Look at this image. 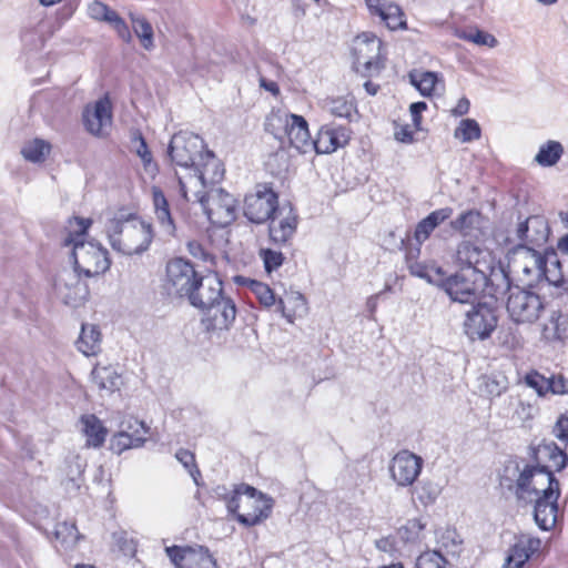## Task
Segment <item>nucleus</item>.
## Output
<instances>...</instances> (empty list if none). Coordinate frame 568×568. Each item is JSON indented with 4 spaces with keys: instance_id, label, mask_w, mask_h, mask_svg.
Segmentation results:
<instances>
[{
    "instance_id": "1",
    "label": "nucleus",
    "mask_w": 568,
    "mask_h": 568,
    "mask_svg": "<svg viewBox=\"0 0 568 568\" xmlns=\"http://www.w3.org/2000/svg\"><path fill=\"white\" fill-rule=\"evenodd\" d=\"M166 286L180 296L187 298L195 308L207 306L224 296L223 282L215 270L206 268L204 274L183 258L174 257L166 263Z\"/></svg>"
},
{
    "instance_id": "2",
    "label": "nucleus",
    "mask_w": 568,
    "mask_h": 568,
    "mask_svg": "<svg viewBox=\"0 0 568 568\" xmlns=\"http://www.w3.org/2000/svg\"><path fill=\"white\" fill-rule=\"evenodd\" d=\"M91 219L73 216L61 231L60 244L71 248L74 268L87 277L106 272L111 265L108 251L94 241H87Z\"/></svg>"
},
{
    "instance_id": "3",
    "label": "nucleus",
    "mask_w": 568,
    "mask_h": 568,
    "mask_svg": "<svg viewBox=\"0 0 568 568\" xmlns=\"http://www.w3.org/2000/svg\"><path fill=\"white\" fill-rule=\"evenodd\" d=\"M152 225L130 215L128 219L110 221L108 237L112 248L125 255L146 251L153 240Z\"/></svg>"
},
{
    "instance_id": "4",
    "label": "nucleus",
    "mask_w": 568,
    "mask_h": 568,
    "mask_svg": "<svg viewBox=\"0 0 568 568\" xmlns=\"http://www.w3.org/2000/svg\"><path fill=\"white\" fill-rule=\"evenodd\" d=\"M230 513L240 523L254 526L266 518L272 509V499L247 484H239L231 494L224 496Z\"/></svg>"
},
{
    "instance_id": "5",
    "label": "nucleus",
    "mask_w": 568,
    "mask_h": 568,
    "mask_svg": "<svg viewBox=\"0 0 568 568\" xmlns=\"http://www.w3.org/2000/svg\"><path fill=\"white\" fill-rule=\"evenodd\" d=\"M351 54L355 71L363 78L378 77L386 68L387 50L383 40L374 32L364 31L354 37Z\"/></svg>"
},
{
    "instance_id": "6",
    "label": "nucleus",
    "mask_w": 568,
    "mask_h": 568,
    "mask_svg": "<svg viewBox=\"0 0 568 568\" xmlns=\"http://www.w3.org/2000/svg\"><path fill=\"white\" fill-rule=\"evenodd\" d=\"M515 494L518 498L560 495V485L552 471L537 465H527L516 479Z\"/></svg>"
},
{
    "instance_id": "7",
    "label": "nucleus",
    "mask_w": 568,
    "mask_h": 568,
    "mask_svg": "<svg viewBox=\"0 0 568 568\" xmlns=\"http://www.w3.org/2000/svg\"><path fill=\"white\" fill-rule=\"evenodd\" d=\"M544 308L538 294L519 286L509 287L506 310L515 323L531 324L539 318Z\"/></svg>"
},
{
    "instance_id": "8",
    "label": "nucleus",
    "mask_w": 568,
    "mask_h": 568,
    "mask_svg": "<svg viewBox=\"0 0 568 568\" xmlns=\"http://www.w3.org/2000/svg\"><path fill=\"white\" fill-rule=\"evenodd\" d=\"M487 276L476 273L474 270H459L454 275L446 277L445 272L443 275H436L433 282H437L452 300L468 303L477 293L480 284L486 281Z\"/></svg>"
},
{
    "instance_id": "9",
    "label": "nucleus",
    "mask_w": 568,
    "mask_h": 568,
    "mask_svg": "<svg viewBox=\"0 0 568 568\" xmlns=\"http://www.w3.org/2000/svg\"><path fill=\"white\" fill-rule=\"evenodd\" d=\"M204 140L192 132L175 133L169 144L171 161L186 169L193 168L205 151Z\"/></svg>"
},
{
    "instance_id": "10",
    "label": "nucleus",
    "mask_w": 568,
    "mask_h": 568,
    "mask_svg": "<svg viewBox=\"0 0 568 568\" xmlns=\"http://www.w3.org/2000/svg\"><path fill=\"white\" fill-rule=\"evenodd\" d=\"M82 123L85 131L95 138L109 135L113 124V104L108 93L85 104L82 111Z\"/></svg>"
},
{
    "instance_id": "11",
    "label": "nucleus",
    "mask_w": 568,
    "mask_h": 568,
    "mask_svg": "<svg viewBox=\"0 0 568 568\" xmlns=\"http://www.w3.org/2000/svg\"><path fill=\"white\" fill-rule=\"evenodd\" d=\"M280 207L278 194L267 184L258 185L244 199V215L256 224L267 222Z\"/></svg>"
},
{
    "instance_id": "12",
    "label": "nucleus",
    "mask_w": 568,
    "mask_h": 568,
    "mask_svg": "<svg viewBox=\"0 0 568 568\" xmlns=\"http://www.w3.org/2000/svg\"><path fill=\"white\" fill-rule=\"evenodd\" d=\"M267 222L270 242L277 247L291 246L298 226V214L293 205H281Z\"/></svg>"
},
{
    "instance_id": "13",
    "label": "nucleus",
    "mask_w": 568,
    "mask_h": 568,
    "mask_svg": "<svg viewBox=\"0 0 568 568\" xmlns=\"http://www.w3.org/2000/svg\"><path fill=\"white\" fill-rule=\"evenodd\" d=\"M197 310L201 312V324L207 333L227 331L236 318L235 303L225 295Z\"/></svg>"
},
{
    "instance_id": "14",
    "label": "nucleus",
    "mask_w": 568,
    "mask_h": 568,
    "mask_svg": "<svg viewBox=\"0 0 568 568\" xmlns=\"http://www.w3.org/2000/svg\"><path fill=\"white\" fill-rule=\"evenodd\" d=\"M201 204L209 221L215 226L225 227L236 219L237 201L223 189L211 192Z\"/></svg>"
},
{
    "instance_id": "15",
    "label": "nucleus",
    "mask_w": 568,
    "mask_h": 568,
    "mask_svg": "<svg viewBox=\"0 0 568 568\" xmlns=\"http://www.w3.org/2000/svg\"><path fill=\"white\" fill-rule=\"evenodd\" d=\"M164 551L174 568H217L216 560L204 546L172 545Z\"/></svg>"
},
{
    "instance_id": "16",
    "label": "nucleus",
    "mask_w": 568,
    "mask_h": 568,
    "mask_svg": "<svg viewBox=\"0 0 568 568\" xmlns=\"http://www.w3.org/2000/svg\"><path fill=\"white\" fill-rule=\"evenodd\" d=\"M455 262L462 270H474L481 275H488L495 268V256L486 247L471 241H463L455 253Z\"/></svg>"
},
{
    "instance_id": "17",
    "label": "nucleus",
    "mask_w": 568,
    "mask_h": 568,
    "mask_svg": "<svg viewBox=\"0 0 568 568\" xmlns=\"http://www.w3.org/2000/svg\"><path fill=\"white\" fill-rule=\"evenodd\" d=\"M276 121L284 125L285 135L290 145L295 148L301 153H306L313 150V141L308 130V123L302 115L287 113L284 115H273L268 120V125L273 126Z\"/></svg>"
},
{
    "instance_id": "18",
    "label": "nucleus",
    "mask_w": 568,
    "mask_h": 568,
    "mask_svg": "<svg viewBox=\"0 0 568 568\" xmlns=\"http://www.w3.org/2000/svg\"><path fill=\"white\" fill-rule=\"evenodd\" d=\"M497 323L498 317L491 307L486 304H477L467 312L464 329L471 341H484L490 337Z\"/></svg>"
},
{
    "instance_id": "19",
    "label": "nucleus",
    "mask_w": 568,
    "mask_h": 568,
    "mask_svg": "<svg viewBox=\"0 0 568 568\" xmlns=\"http://www.w3.org/2000/svg\"><path fill=\"white\" fill-rule=\"evenodd\" d=\"M423 468L422 457L414 453L403 449L399 450L390 460V476L398 486H412L419 476Z\"/></svg>"
},
{
    "instance_id": "20",
    "label": "nucleus",
    "mask_w": 568,
    "mask_h": 568,
    "mask_svg": "<svg viewBox=\"0 0 568 568\" xmlns=\"http://www.w3.org/2000/svg\"><path fill=\"white\" fill-rule=\"evenodd\" d=\"M541 546L542 542L538 537L529 534L516 536L514 544L508 549L503 568H523L527 561L539 557Z\"/></svg>"
},
{
    "instance_id": "21",
    "label": "nucleus",
    "mask_w": 568,
    "mask_h": 568,
    "mask_svg": "<svg viewBox=\"0 0 568 568\" xmlns=\"http://www.w3.org/2000/svg\"><path fill=\"white\" fill-rule=\"evenodd\" d=\"M351 138L352 130L348 126L325 124L321 126L313 141V150L318 154H331L337 149L346 146Z\"/></svg>"
},
{
    "instance_id": "22",
    "label": "nucleus",
    "mask_w": 568,
    "mask_h": 568,
    "mask_svg": "<svg viewBox=\"0 0 568 568\" xmlns=\"http://www.w3.org/2000/svg\"><path fill=\"white\" fill-rule=\"evenodd\" d=\"M372 17L379 18L389 30L406 29V17L402 8L390 0H365Z\"/></svg>"
},
{
    "instance_id": "23",
    "label": "nucleus",
    "mask_w": 568,
    "mask_h": 568,
    "mask_svg": "<svg viewBox=\"0 0 568 568\" xmlns=\"http://www.w3.org/2000/svg\"><path fill=\"white\" fill-rule=\"evenodd\" d=\"M518 239L531 251L541 248L548 241L549 227L547 222L539 216H530L520 223L517 230Z\"/></svg>"
},
{
    "instance_id": "24",
    "label": "nucleus",
    "mask_w": 568,
    "mask_h": 568,
    "mask_svg": "<svg viewBox=\"0 0 568 568\" xmlns=\"http://www.w3.org/2000/svg\"><path fill=\"white\" fill-rule=\"evenodd\" d=\"M535 465L550 471H561L568 464V455L556 443H541L535 449Z\"/></svg>"
},
{
    "instance_id": "25",
    "label": "nucleus",
    "mask_w": 568,
    "mask_h": 568,
    "mask_svg": "<svg viewBox=\"0 0 568 568\" xmlns=\"http://www.w3.org/2000/svg\"><path fill=\"white\" fill-rule=\"evenodd\" d=\"M560 495L554 494L552 496L540 495L536 498L534 517L538 527L542 530H551L555 528L558 517V498Z\"/></svg>"
},
{
    "instance_id": "26",
    "label": "nucleus",
    "mask_w": 568,
    "mask_h": 568,
    "mask_svg": "<svg viewBox=\"0 0 568 568\" xmlns=\"http://www.w3.org/2000/svg\"><path fill=\"white\" fill-rule=\"evenodd\" d=\"M403 245L405 251V263L410 274L420 278H426L429 282H433L436 275H443L442 267L435 264H425L419 261L422 244L417 243L413 245L409 242L406 243L403 241Z\"/></svg>"
},
{
    "instance_id": "27",
    "label": "nucleus",
    "mask_w": 568,
    "mask_h": 568,
    "mask_svg": "<svg viewBox=\"0 0 568 568\" xmlns=\"http://www.w3.org/2000/svg\"><path fill=\"white\" fill-rule=\"evenodd\" d=\"M176 180L180 195L184 201L204 203L205 197L209 195L205 190L210 184L202 180V176L194 168H190L185 175L176 174Z\"/></svg>"
},
{
    "instance_id": "28",
    "label": "nucleus",
    "mask_w": 568,
    "mask_h": 568,
    "mask_svg": "<svg viewBox=\"0 0 568 568\" xmlns=\"http://www.w3.org/2000/svg\"><path fill=\"white\" fill-rule=\"evenodd\" d=\"M193 168L202 176V180L211 185L221 182L225 173L222 162L210 150L204 151Z\"/></svg>"
},
{
    "instance_id": "29",
    "label": "nucleus",
    "mask_w": 568,
    "mask_h": 568,
    "mask_svg": "<svg viewBox=\"0 0 568 568\" xmlns=\"http://www.w3.org/2000/svg\"><path fill=\"white\" fill-rule=\"evenodd\" d=\"M276 305L288 323H294L307 313V301L300 292H286Z\"/></svg>"
},
{
    "instance_id": "30",
    "label": "nucleus",
    "mask_w": 568,
    "mask_h": 568,
    "mask_svg": "<svg viewBox=\"0 0 568 568\" xmlns=\"http://www.w3.org/2000/svg\"><path fill=\"white\" fill-rule=\"evenodd\" d=\"M452 215V207H443L430 212L426 217L420 220L415 227L414 239L416 242L423 244L429 239L435 229Z\"/></svg>"
},
{
    "instance_id": "31",
    "label": "nucleus",
    "mask_w": 568,
    "mask_h": 568,
    "mask_svg": "<svg viewBox=\"0 0 568 568\" xmlns=\"http://www.w3.org/2000/svg\"><path fill=\"white\" fill-rule=\"evenodd\" d=\"M409 82L426 98L434 95L436 88L443 80L437 72L413 70L408 73Z\"/></svg>"
},
{
    "instance_id": "32",
    "label": "nucleus",
    "mask_w": 568,
    "mask_h": 568,
    "mask_svg": "<svg viewBox=\"0 0 568 568\" xmlns=\"http://www.w3.org/2000/svg\"><path fill=\"white\" fill-rule=\"evenodd\" d=\"M83 433L87 437V445L91 447H101L106 438L108 429L103 423L93 414L81 417Z\"/></svg>"
},
{
    "instance_id": "33",
    "label": "nucleus",
    "mask_w": 568,
    "mask_h": 568,
    "mask_svg": "<svg viewBox=\"0 0 568 568\" xmlns=\"http://www.w3.org/2000/svg\"><path fill=\"white\" fill-rule=\"evenodd\" d=\"M77 347L85 356H95L101 351V332L98 326L82 324Z\"/></svg>"
},
{
    "instance_id": "34",
    "label": "nucleus",
    "mask_w": 568,
    "mask_h": 568,
    "mask_svg": "<svg viewBox=\"0 0 568 568\" xmlns=\"http://www.w3.org/2000/svg\"><path fill=\"white\" fill-rule=\"evenodd\" d=\"M568 326V316L561 311H552L549 318L542 326V337L546 341H562Z\"/></svg>"
},
{
    "instance_id": "35",
    "label": "nucleus",
    "mask_w": 568,
    "mask_h": 568,
    "mask_svg": "<svg viewBox=\"0 0 568 568\" xmlns=\"http://www.w3.org/2000/svg\"><path fill=\"white\" fill-rule=\"evenodd\" d=\"M92 381L100 388L108 392L119 389L121 375L112 366H101L97 364L92 369Z\"/></svg>"
},
{
    "instance_id": "36",
    "label": "nucleus",
    "mask_w": 568,
    "mask_h": 568,
    "mask_svg": "<svg viewBox=\"0 0 568 568\" xmlns=\"http://www.w3.org/2000/svg\"><path fill=\"white\" fill-rule=\"evenodd\" d=\"M564 154V146L560 142L548 140L541 144L535 156V161L544 168L552 166L558 163Z\"/></svg>"
},
{
    "instance_id": "37",
    "label": "nucleus",
    "mask_w": 568,
    "mask_h": 568,
    "mask_svg": "<svg viewBox=\"0 0 568 568\" xmlns=\"http://www.w3.org/2000/svg\"><path fill=\"white\" fill-rule=\"evenodd\" d=\"M455 34L458 39L471 42L476 45L488 48H494L497 45V39L493 34L480 30L477 27L470 26L463 29H457Z\"/></svg>"
},
{
    "instance_id": "38",
    "label": "nucleus",
    "mask_w": 568,
    "mask_h": 568,
    "mask_svg": "<svg viewBox=\"0 0 568 568\" xmlns=\"http://www.w3.org/2000/svg\"><path fill=\"white\" fill-rule=\"evenodd\" d=\"M51 152V144L42 139L36 138L24 144L21 150L23 158L32 163H42Z\"/></svg>"
},
{
    "instance_id": "39",
    "label": "nucleus",
    "mask_w": 568,
    "mask_h": 568,
    "mask_svg": "<svg viewBox=\"0 0 568 568\" xmlns=\"http://www.w3.org/2000/svg\"><path fill=\"white\" fill-rule=\"evenodd\" d=\"M325 109L334 116L351 118L356 111V103L348 95L333 97L325 100Z\"/></svg>"
},
{
    "instance_id": "40",
    "label": "nucleus",
    "mask_w": 568,
    "mask_h": 568,
    "mask_svg": "<svg viewBox=\"0 0 568 568\" xmlns=\"http://www.w3.org/2000/svg\"><path fill=\"white\" fill-rule=\"evenodd\" d=\"M152 200L159 222L162 225L174 229L168 199L159 186H152Z\"/></svg>"
},
{
    "instance_id": "41",
    "label": "nucleus",
    "mask_w": 568,
    "mask_h": 568,
    "mask_svg": "<svg viewBox=\"0 0 568 568\" xmlns=\"http://www.w3.org/2000/svg\"><path fill=\"white\" fill-rule=\"evenodd\" d=\"M455 139L463 143L473 142L481 138V129L474 119H463L454 131Z\"/></svg>"
},
{
    "instance_id": "42",
    "label": "nucleus",
    "mask_w": 568,
    "mask_h": 568,
    "mask_svg": "<svg viewBox=\"0 0 568 568\" xmlns=\"http://www.w3.org/2000/svg\"><path fill=\"white\" fill-rule=\"evenodd\" d=\"M247 287L262 306L270 308L277 304V298L267 284L256 280H250Z\"/></svg>"
},
{
    "instance_id": "43",
    "label": "nucleus",
    "mask_w": 568,
    "mask_h": 568,
    "mask_svg": "<svg viewBox=\"0 0 568 568\" xmlns=\"http://www.w3.org/2000/svg\"><path fill=\"white\" fill-rule=\"evenodd\" d=\"M424 528V524L419 519L414 518L408 519L403 526L397 528L396 534L406 546L407 544L420 540Z\"/></svg>"
},
{
    "instance_id": "44",
    "label": "nucleus",
    "mask_w": 568,
    "mask_h": 568,
    "mask_svg": "<svg viewBox=\"0 0 568 568\" xmlns=\"http://www.w3.org/2000/svg\"><path fill=\"white\" fill-rule=\"evenodd\" d=\"M132 28L140 39L144 49L150 50L153 48V28L151 23L143 17H134L131 14Z\"/></svg>"
},
{
    "instance_id": "45",
    "label": "nucleus",
    "mask_w": 568,
    "mask_h": 568,
    "mask_svg": "<svg viewBox=\"0 0 568 568\" xmlns=\"http://www.w3.org/2000/svg\"><path fill=\"white\" fill-rule=\"evenodd\" d=\"M375 546L379 551L388 554L394 559H398L402 556L405 544L399 540L398 535L395 532L377 539Z\"/></svg>"
},
{
    "instance_id": "46",
    "label": "nucleus",
    "mask_w": 568,
    "mask_h": 568,
    "mask_svg": "<svg viewBox=\"0 0 568 568\" xmlns=\"http://www.w3.org/2000/svg\"><path fill=\"white\" fill-rule=\"evenodd\" d=\"M141 447V437H132L128 430H120L111 439V449L121 454L126 449Z\"/></svg>"
},
{
    "instance_id": "47",
    "label": "nucleus",
    "mask_w": 568,
    "mask_h": 568,
    "mask_svg": "<svg viewBox=\"0 0 568 568\" xmlns=\"http://www.w3.org/2000/svg\"><path fill=\"white\" fill-rule=\"evenodd\" d=\"M258 256L263 261L264 270L267 274L277 271L285 261L282 252L268 247L261 248Z\"/></svg>"
},
{
    "instance_id": "48",
    "label": "nucleus",
    "mask_w": 568,
    "mask_h": 568,
    "mask_svg": "<svg viewBox=\"0 0 568 568\" xmlns=\"http://www.w3.org/2000/svg\"><path fill=\"white\" fill-rule=\"evenodd\" d=\"M417 568H448L447 559L436 550L420 554L416 560Z\"/></svg>"
},
{
    "instance_id": "49",
    "label": "nucleus",
    "mask_w": 568,
    "mask_h": 568,
    "mask_svg": "<svg viewBox=\"0 0 568 568\" xmlns=\"http://www.w3.org/2000/svg\"><path fill=\"white\" fill-rule=\"evenodd\" d=\"M480 219V212L476 210H468L460 213L455 221L452 222L453 229L456 231L467 234L474 229L475 223Z\"/></svg>"
},
{
    "instance_id": "50",
    "label": "nucleus",
    "mask_w": 568,
    "mask_h": 568,
    "mask_svg": "<svg viewBox=\"0 0 568 568\" xmlns=\"http://www.w3.org/2000/svg\"><path fill=\"white\" fill-rule=\"evenodd\" d=\"M189 253L196 260L202 261L207 264V268L214 270L216 266V257L215 255L206 250L202 243L199 241H190L187 243Z\"/></svg>"
},
{
    "instance_id": "51",
    "label": "nucleus",
    "mask_w": 568,
    "mask_h": 568,
    "mask_svg": "<svg viewBox=\"0 0 568 568\" xmlns=\"http://www.w3.org/2000/svg\"><path fill=\"white\" fill-rule=\"evenodd\" d=\"M524 381L527 386L534 388L539 396H546L548 394V377L544 376L536 369L529 371Z\"/></svg>"
},
{
    "instance_id": "52",
    "label": "nucleus",
    "mask_w": 568,
    "mask_h": 568,
    "mask_svg": "<svg viewBox=\"0 0 568 568\" xmlns=\"http://www.w3.org/2000/svg\"><path fill=\"white\" fill-rule=\"evenodd\" d=\"M124 430H128L132 437H141V446L145 443L150 428L143 420L138 418H129L122 422Z\"/></svg>"
},
{
    "instance_id": "53",
    "label": "nucleus",
    "mask_w": 568,
    "mask_h": 568,
    "mask_svg": "<svg viewBox=\"0 0 568 568\" xmlns=\"http://www.w3.org/2000/svg\"><path fill=\"white\" fill-rule=\"evenodd\" d=\"M175 457L196 481V477L201 475V471L196 465L194 453L189 449L181 448L176 452Z\"/></svg>"
},
{
    "instance_id": "54",
    "label": "nucleus",
    "mask_w": 568,
    "mask_h": 568,
    "mask_svg": "<svg viewBox=\"0 0 568 568\" xmlns=\"http://www.w3.org/2000/svg\"><path fill=\"white\" fill-rule=\"evenodd\" d=\"M537 413L536 407L529 403L524 400H518L513 417L521 424L526 422L532 420Z\"/></svg>"
},
{
    "instance_id": "55",
    "label": "nucleus",
    "mask_w": 568,
    "mask_h": 568,
    "mask_svg": "<svg viewBox=\"0 0 568 568\" xmlns=\"http://www.w3.org/2000/svg\"><path fill=\"white\" fill-rule=\"evenodd\" d=\"M535 271L537 280L544 277L549 284L555 286L562 285V276L560 274L554 276L549 275L548 271L546 270V262L540 255L536 256L535 258Z\"/></svg>"
},
{
    "instance_id": "56",
    "label": "nucleus",
    "mask_w": 568,
    "mask_h": 568,
    "mask_svg": "<svg viewBox=\"0 0 568 568\" xmlns=\"http://www.w3.org/2000/svg\"><path fill=\"white\" fill-rule=\"evenodd\" d=\"M115 13L114 10L110 9L106 4L100 1H93L89 6V14L91 18L98 21L110 22L112 16Z\"/></svg>"
},
{
    "instance_id": "57",
    "label": "nucleus",
    "mask_w": 568,
    "mask_h": 568,
    "mask_svg": "<svg viewBox=\"0 0 568 568\" xmlns=\"http://www.w3.org/2000/svg\"><path fill=\"white\" fill-rule=\"evenodd\" d=\"M552 434L568 447V415L561 414L552 427Z\"/></svg>"
},
{
    "instance_id": "58",
    "label": "nucleus",
    "mask_w": 568,
    "mask_h": 568,
    "mask_svg": "<svg viewBox=\"0 0 568 568\" xmlns=\"http://www.w3.org/2000/svg\"><path fill=\"white\" fill-rule=\"evenodd\" d=\"M109 23L113 27V29L116 31L118 36L123 41L128 42L131 40V32H130L128 24L116 12L112 16Z\"/></svg>"
},
{
    "instance_id": "59",
    "label": "nucleus",
    "mask_w": 568,
    "mask_h": 568,
    "mask_svg": "<svg viewBox=\"0 0 568 568\" xmlns=\"http://www.w3.org/2000/svg\"><path fill=\"white\" fill-rule=\"evenodd\" d=\"M567 392V379L561 374L548 377V393L562 395Z\"/></svg>"
},
{
    "instance_id": "60",
    "label": "nucleus",
    "mask_w": 568,
    "mask_h": 568,
    "mask_svg": "<svg viewBox=\"0 0 568 568\" xmlns=\"http://www.w3.org/2000/svg\"><path fill=\"white\" fill-rule=\"evenodd\" d=\"M483 387L484 392L490 397L499 396L506 389V386L504 384H501L500 382L493 377H484Z\"/></svg>"
},
{
    "instance_id": "61",
    "label": "nucleus",
    "mask_w": 568,
    "mask_h": 568,
    "mask_svg": "<svg viewBox=\"0 0 568 568\" xmlns=\"http://www.w3.org/2000/svg\"><path fill=\"white\" fill-rule=\"evenodd\" d=\"M427 110V104L424 101L414 102L409 106L412 114L413 125L415 131H419L422 126V113Z\"/></svg>"
},
{
    "instance_id": "62",
    "label": "nucleus",
    "mask_w": 568,
    "mask_h": 568,
    "mask_svg": "<svg viewBox=\"0 0 568 568\" xmlns=\"http://www.w3.org/2000/svg\"><path fill=\"white\" fill-rule=\"evenodd\" d=\"M139 145L136 148V154L141 158L145 168H148L153 160L152 152L150 151L145 139L139 134L138 136Z\"/></svg>"
},
{
    "instance_id": "63",
    "label": "nucleus",
    "mask_w": 568,
    "mask_h": 568,
    "mask_svg": "<svg viewBox=\"0 0 568 568\" xmlns=\"http://www.w3.org/2000/svg\"><path fill=\"white\" fill-rule=\"evenodd\" d=\"M414 133H415V130H412L410 126L408 124H406V125H402V126L397 128L395 130L394 135L398 142L413 143L415 140Z\"/></svg>"
},
{
    "instance_id": "64",
    "label": "nucleus",
    "mask_w": 568,
    "mask_h": 568,
    "mask_svg": "<svg viewBox=\"0 0 568 568\" xmlns=\"http://www.w3.org/2000/svg\"><path fill=\"white\" fill-rule=\"evenodd\" d=\"M470 102L466 97L460 98L456 105L452 109V114L454 116H463L469 112Z\"/></svg>"
}]
</instances>
